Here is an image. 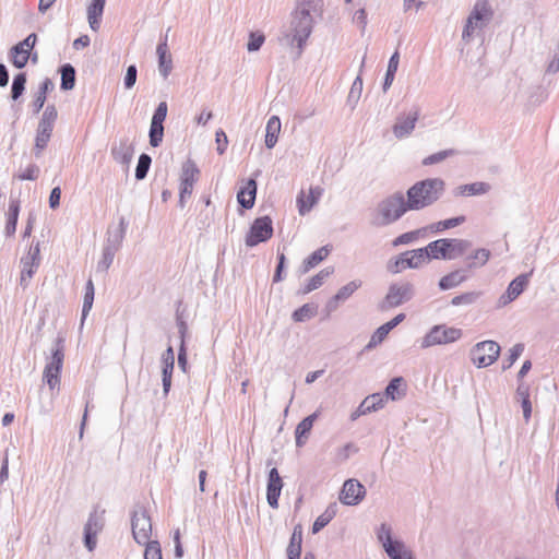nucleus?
<instances>
[{
	"mask_svg": "<svg viewBox=\"0 0 559 559\" xmlns=\"http://www.w3.org/2000/svg\"><path fill=\"white\" fill-rule=\"evenodd\" d=\"M311 11L312 5L310 2L299 4L292 15L289 28L284 33L281 39L287 46H296L298 48V56L301 55L312 33L314 21Z\"/></svg>",
	"mask_w": 559,
	"mask_h": 559,
	"instance_id": "1",
	"label": "nucleus"
},
{
	"mask_svg": "<svg viewBox=\"0 0 559 559\" xmlns=\"http://www.w3.org/2000/svg\"><path fill=\"white\" fill-rule=\"evenodd\" d=\"M445 183L441 178H427L415 182L406 192L408 207L424 210L435 204L443 194Z\"/></svg>",
	"mask_w": 559,
	"mask_h": 559,
	"instance_id": "2",
	"label": "nucleus"
},
{
	"mask_svg": "<svg viewBox=\"0 0 559 559\" xmlns=\"http://www.w3.org/2000/svg\"><path fill=\"white\" fill-rule=\"evenodd\" d=\"M492 15L493 11L488 0H476L465 21L462 31V41L469 44L486 28L491 21Z\"/></svg>",
	"mask_w": 559,
	"mask_h": 559,
	"instance_id": "3",
	"label": "nucleus"
},
{
	"mask_svg": "<svg viewBox=\"0 0 559 559\" xmlns=\"http://www.w3.org/2000/svg\"><path fill=\"white\" fill-rule=\"evenodd\" d=\"M412 211L402 192H395L383 199L377 207L376 226H388L397 222L406 212Z\"/></svg>",
	"mask_w": 559,
	"mask_h": 559,
	"instance_id": "4",
	"label": "nucleus"
},
{
	"mask_svg": "<svg viewBox=\"0 0 559 559\" xmlns=\"http://www.w3.org/2000/svg\"><path fill=\"white\" fill-rule=\"evenodd\" d=\"M64 361V337L58 335L53 342L50 357L43 372V381L47 383L51 391L58 390L60 386V377Z\"/></svg>",
	"mask_w": 559,
	"mask_h": 559,
	"instance_id": "5",
	"label": "nucleus"
},
{
	"mask_svg": "<svg viewBox=\"0 0 559 559\" xmlns=\"http://www.w3.org/2000/svg\"><path fill=\"white\" fill-rule=\"evenodd\" d=\"M57 118L58 111L56 106L48 105L45 108L36 129L35 143L33 148V153L36 158H39L43 155L45 148L47 147L51 139Z\"/></svg>",
	"mask_w": 559,
	"mask_h": 559,
	"instance_id": "6",
	"label": "nucleus"
},
{
	"mask_svg": "<svg viewBox=\"0 0 559 559\" xmlns=\"http://www.w3.org/2000/svg\"><path fill=\"white\" fill-rule=\"evenodd\" d=\"M469 247L471 242L465 239L441 238L428 243V252L430 259L453 260L462 255Z\"/></svg>",
	"mask_w": 559,
	"mask_h": 559,
	"instance_id": "7",
	"label": "nucleus"
},
{
	"mask_svg": "<svg viewBox=\"0 0 559 559\" xmlns=\"http://www.w3.org/2000/svg\"><path fill=\"white\" fill-rule=\"evenodd\" d=\"M462 336L463 331L459 328L436 324L424 335L420 347L426 349L439 345H449L457 342Z\"/></svg>",
	"mask_w": 559,
	"mask_h": 559,
	"instance_id": "8",
	"label": "nucleus"
},
{
	"mask_svg": "<svg viewBox=\"0 0 559 559\" xmlns=\"http://www.w3.org/2000/svg\"><path fill=\"white\" fill-rule=\"evenodd\" d=\"M377 538L390 559H414L412 551L401 540L392 538V528L382 523L377 530Z\"/></svg>",
	"mask_w": 559,
	"mask_h": 559,
	"instance_id": "9",
	"label": "nucleus"
},
{
	"mask_svg": "<svg viewBox=\"0 0 559 559\" xmlns=\"http://www.w3.org/2000/svg\"><path fill=\"white\" fill-rule=\"evenodd\" d=\"M131 528L133 538L139 545H146L152 542V520L143 507H139L133 511Z\"/></svg>",
	"mask_w": 559,
	"mask_h": 559,
	"instance_id": "10",
	"label": "nucleus"
},
{
	"mask_svg": "<svg viewBox=\"0 0 559 559\" xmlns=\"http://www.w3.org/2000/svg\"><path fill=\"white\" fill-rule=\"evenodd\" d=\"M472 360L478 368L492 365L500 355V346L495 341L477 343L472 349Z\"/></svg>",
	"mask_w": 559,
	"mask_h": 559,
	"instance_id": "11",
	"label": "nucleus"
},
{
	"mask_svg": "<svg viewBox=\"0 0 559 559\" xmlns=\"http://www.w3.org/2000/svg\"><path fill=\"white\" fill-rule=\"evenodd\" d=\"M39 242L32 245L25 255L21 258V277L20 285L23 288L28 287L32 277L40 265Z\"/></svg>",
	"mask_w": 559,
	"mask_h": 559,
	"instance_id": "12",
	"label": "nucleus"
},
{
	"mask_svg": "<svg viewBox=\"0 0 559 559\" xmlns=\"http://www.w3.org/2000/svg\"><path fill=\"white\" fill-rule=\"evenodd\" d=\"M414 285L409 282L393 283L389 286L382 309L395 308L414 297Z\"/></svg>",
	"mask_w": 559,
	"mask_h": 559,
	"instance_id": "13",
	"label": "nucleus"
},
{
	"mask_svg": "<svg viewBox=\"0 0 559 559\" xmlns=\"http://www.w3.org/2000/svg\"><path fill=\"white\" fill-rule=\"evenodd\" d=\"M428 246L402 253L395 261V267H390L392 273H399L405 269H418L430 261Z\"/></svg>",
	"mask_w": 559,
	"mask_h": 559,
	"instance_id": "14",
	"label": "nucleus"
},
{
	"mask_svg": "<svg viewBox=\"0 0 559 559\" xmlns=\"http://www.w3.org/2000/svg\"><path fill=\"white\" fill-rule=\"evenodd\" d=\"M272 235V219L269 216H262L253 221L245 241L248 247H254L260 242L269 240Z\"/></svg>",
	"mask_w": 559,
	"mask_h": 559,
	"instance_id": "15",
	"label": "nucleus"
},
{
	"mask_svg": "<svg viewBox=\"0 0 559 559\" xmlns=\"http://www.w3.org/2000/svg\"><path fill=\"white\" fill-rule=\"evenodd\" d=\"M199 168L192 160H187L182 166L180 176V192H179V206L185 207L186 198L190 197L193 191V186L198 180Z\"/></svg>",
	"mask_w": 559,
	"mask_h": 559,
	"instance_id": "16",
	"label": "nucleus"
},
{
	"mask_svg": "<svg viewBox=\"0 0 559 559\" xmlns=\"http://www.w3.org/2000/svg\"><path fill=\"white\" fill-rule=\"evenodd\" d=\"M366 495L365 487L356 479H347L341 490L340 501L345 506L358 504Z\"/></svg>",
	"mask_w": 559,
	"mask_h": 559,
	"instance_id": "17",
	"label": "nucleus"
},
{
	"mask_svg": "<svg viewBox=\"0 0 559 559\" xmlns=\"http://www.w3.org/2000/svg\"><path fill=\"white\" fill-rule=\"evenodd\" d=\"M532 271L528 274H520L516 276L508 286L507 290L499 297L498 306L504 307L515 300L526 288L530 282V276Z\"/></svg>",
	"mask_w": 559,
	"mask_h": 559,
	"instance_id": "18",
	"label": "nucleus"
},
{
	"mask_svg": "<svg viewBox=\"0 0 559 559\" xmlns=\"http://www.w3.org/2000/svg\"><path fill=\"white\" fill-rule=\"evenodd\" d=\"M284 483L276 467L269 471L267 486H266V500L271 508H278V498L281 496Z\"/></svg>",
	"mask_w": 559,
	"mask_h": 559,
	"instance_id": "19",
	"label": "nucleus"
},
{
	"mask_svg": "<svg viewBox=\"0 0 559 559\" xmlns=\"http://www.w3.org/2000/svg\"><path fill=\"white\" fill-rule=\"evenodd\" d=\"M110 153L117 163L128 167L134 155V146L128 138H123L111 146Z\"/></svg>",
	"mask_w": 559,
	"mask_h": 559,
	"instance_id": "20",
	"label": "nucleus"
},
{
	"mask_svg": "<svg viewBox=\"0 0 559 559\" xmlns=\"http://www.w3.org/2000/svg\"><path fill=\"white\" fill-rule=\"evenodd\" d=\"M419 118V111L415 110L407 116H399L393 126V133L397 139H404L414 131L416 122Z\"/></svg>",
	"mask_w": 559,
	"mask_h": 559,
	"instance_id": "21",
	"label": "nucleus"
},
{
	"mask_svg": "<svg viewBox=\"0 0 559 559\" xmlns=\"http://www.w3.org/2000/svg\"><path fill=\"white\" fill-rule=\"evenodd\" d=\"M323 193L321 187H312L309 190V194L306 197L305 191H300L297 197V205L300 215H305L311 211V209L318 203L319 199Z\"/></svg>",
	"mask_w": 559,
	"mask_h": 559,
	"instance_id": "22",
	"label": "nucleus"
},
{
	"mask_svg": "<svg viewBox=\"0 0 559 559\" xmlns=\"http://www.w3.org/2000/svg\"><path fill=\"white\" fill-rule=\"evenodd\" d=\"M156 53L158 57V71L164 79H167L173 70V59L169 53L166 37L157 45Z\"/></svg>",
	"mask_w": 559,
	"mask_h": 559,
	"instance_id": "23",
	"label": "nucleus"
},
{
	"mask_svg": "<svg viewBox=\"0 0 559 559\" xmlns=\"http://www.w3.org/2000/svg\"><path fill=\"white\" fill-rule=\"evenodd\" d=\"M122 243L119 242V239H111L107 237L106 242L103 248L102 259L98 262V270L107 271L112 264L116 252L121 248Z\"/></svg>",
	"mask_w": 559,
	"mask_h": 559,
	"instance_id": "24",
	"label": "nucleus"
},
{
	"mask_svg": "<svg viewBox=\"0 0 559 559\" xmlns=\"http://www.w3.org/2000/svg\"><path fill=\"white\" fill-rule=\"evenodd\" d=\"M361 286V281L354 280L341 287L337 293L328 301L326 308L330 311H333L337 307L338 301L347 300L359 287Z\"/></svg>",
	"mask_w": 559,
	"mask_h": 559,
	"instance_id": "25",
	"label": "nucleus"
},
{
	"mask_svg": "<svg viewBox=\"0 0 559 559\" xmlns=\"http://www.w3.org/2000/svg\"><path fill=\"white\" fill-rule=\"evenodd\" d=\"M318 417H319V412L317 411L313 414L304 418L297 425V427L295 429V439H296V445L298 448H301L305 445L308 435L310 433V431L313 427V424Z\"/></svg>",
	"mask_w": 559,
	"mask_h": 559,
	"instance_id": "26",
	"label": "nucleus"
},
{
	"mask_svg": "<svg viewBox=\"0 0 559 559\" xmlns=\"http://www.w3.org/2000/svg\"><path fill=\"white\" fill-rule=\"evenodd\" d=\"M255 194L257 182L254 179H249L246 186L238 192L237 200L242 207L251 209L254 205Z\"/></svg>",
	"mask_w": 559,
	"mask_h": 559,
	"instance_id": "27",
	"label": "nucleus"
},
{
	"mask_svg": "<svg viewBox=\"0 0 559 559\" xmlns=\"http://www.w3.org/2000/svg\"><path fill=\"white\" fill-rule=\"evenodd\" d=\"M491 186L487 182L483 181H476L472 183H466L459 186L454 194L455 195H463V197H472V195H483L490 191Z\"/></svg>",
	"mask_w": 559,
	"mask_h": 559,
	"instance_id": "28",
	"label": "nucleus"
},
{
	"mask_svg": "<svg viewBox=\"0 0 559 559\" xmlns=\"http://www.w3.org/2000/svg\"><path fill=\"white\" fill-rule=\"evenodd\" d=\"M282 123L277 116H272L266 122L265 127V146L273 148L278 140Z\"/></svg>",
	"mask_w": 559,
	"mask_h": 559,
	"instance_id": "29",
	"label": "nucleus"
},
{
	"mask_svg": "<svg viewBox=\"0 0 559 559\" xmlns=\"http://www.w3.org/2000/svg\"><path fill=\"white\" fill-rule=\"evenodd\" d=\"M105 0H92L87 7V20L90 27L97 32L100 27V19L104 12Z\"/></svg>",
	"mask_w": 559,
	"mask_h": 559,
	"instance_id": "30",
	"label": "nucleus"
},
{
	"mask_svg": "<svg viewBox=\"0 0 559 559\" xmlns=\"http://www.w3.org/2000/svg\"><path fill=\"white\" fill-rule=\"evenodd\" d=\"M20 213V201L17 199H11L8 210V218H7V225H5V235L12 236L14 235L16 230V224Z\"/></svg>",
	"mask_w": 559,
	"mask_h": 559,
	"instance_id": "31",
	"label": "nucleus"
},
{
	"mask_svg": "<svg viewBox=\"0 0 559 559\" xmlns=\"http://www.w3.org/2000/svg\"><path fill=\"white\" fill-rule=\"evenodd\" d=\"M466 278H467V276L464 274L463 271L455 270V271L444 275L443 277H441V280L439 281V288L441 290H448V289L454 288V287L459 286L460 284H462L463 282H465Z\"/></svg>",
	"mask_w": 559,
	"mask_h": 559,
	"instance_id": "32",
	"label": "nucleus"
},
{
	"mask_svg": "<svg viewBox=\"0 0 559 559\" xmlns=\"http://www.w3.org/2000/svg\"><path fill=\"white\" fill-rule=\"evenodd\" d=\"M329 253L330 249L326 246L317 249L307 259L304 260L301 265V272L308 273L311 269H313L321 261H323L329 255Z\"/></svg>",
	"mask_w": 559,
	"mask_h": 559,
	"instance_id": "33",
	"label": "nucleus"
},
{
	"mask_svg": "<svg viewBox=\"0 0 559 559\" xmlns=\"http://www.w3.org/2000/svg\"><path fill=\"white\" fill-rule=\"evenodd\" d=\"M334 272L333 267H325L321 270L318 274L312 276L309 282L301 288V294H309L310 292L318 289L324 283V281L332 275Z\"/></svg>",
	"mask_w": 559,
	"mask_h": 559,
	"instance_id": "34",
	"label": "nucleus"
},
{
	"mask_svg": "<svg viewBox=\"0 0 559 559\" xmlns=\"http://www.w3.org/2000/svg\"><path fill=\"white\" fill-rule=\"evenodd\" d=\"M336 512H337V504L335 502L331 503L325 509V511L316 519V521H314V523L312 525V533L317 534L323 527H325L333 520V518L336 515Z\"/></svg>",
	"mask_w": 559,
	"mask_h": 559,
	"instance_id": "35",
	"label": "nucleus"
},
{
	"mask_svg": "<svg viewBox=\"0 0 559 559\" xmlns=\"http://www.w3.org/2000/svg\"><path fill=\"white\" fill-rule=\"evenodd\" d=\"M399 63H400V53H399V51H395L391 56L389 63H388V69H386V73H385L383 85H382L383 92H386L391 87V85L394 81V78H395V73L399 68Z\"/></svg>",
	"mask_w": 559,
	"mask_h": 559,
	"instance_id": "36",
	"label": "nucleus"
},
{
	"mask_svg": "<svg viewBox=\"0 0 559 559\" xmlns=\"http://www.w3.org/2000/svg\"><path fill=\"white\" fill-rule=\"evenodd\" d=\"M10 55L13 66L17 69L24 68L31 58V52L17 44L11 48Z\"/></svg>",
	"mask_w": 559,
	"mask_h": 559,
	"instance_id": "37",
	"label": "nucleus"
},
{
	"mask_svg": "<svg viewBox=\"0 0 559 559\" xmlns=\"http://www.w3.org/2000/svg\"><path fill=\"white\" fill-rule=\"evenodd\" d=\"M95 288L92 280H88L85 285L84 300L82 307L81 325H83L88 312L91 311L94 302Z\"/></svg>",
	"mask_w": 559,
	"mask_h": 559,
	"instance_id": "38",
	"label": "nucleus"
},
{
	"mask_svg": "<svg viewBox=\"0 0 559 559\" xmlns=\"http://www.w3.org/2000/svg\"><path fill=\"white\" fill-rule=\"evenodd\" d=\"M61 90L70 91L75 85V69L70 64L67 63L61 67Z\"/></svg>",
	"mask_w": 559,
	"mask_h": 559,
	"instance_id": "39",
	"label": "nucleus"
},
{
	"mask_svg": "<svg viewBox=\"0 0 559 559\" xmlns=\"http://www.w3.org/2000/svg\"><path fill=\"white\" fill-rule=\"evenodd\" d=\"M384 403H385V397L381 393H373V394L367 396L361 402L362 406L365 407V409L368 414L383 408Z\"/></svg>",
	"mask_w": 559,
	"mask_h": 559,
	"instance_id": "40",
	"label": "nucleus"
},
{
	"mask_svg": "<svg viewBox=\"0 0 559 559\" xmlns=\"http://www.w3.org/2000/svg\"><path fill=\"white\" fill-rule=\"evenodd\" d=\"M404 380L402 377H396L392 379L388 386L385 388L384 397L391 399L392 401H396L404 395V391L401 390Z\"/></svg>",
	"mask_w": 559,
	"mask_h": 559,
	"instance_id": "41",
	"label": "nucleus"
},
{
	"mask_svg": "<svg viewBox=\"0 0 559 559\" xmlns=\"http://www.w3.org/2000/svg\"><path fill=\"white\" fill-rule=\"evenodd\" d=\"M465 221L464 216H457L452 217L449 219L440 221L437 223L431 224L429 227H426L427 230L429 229L431 233H440L449 228H454L462 224Z\"/></svg>",
	"mask_w": 559,
	"mask_h": 559,
	"instance_id": "42",
	"label": "nucleus"
},
{
	"mask_svg": "<svg viewBox=\"0 0 559 559\" xmlns=\"http://www.w3.org/2000/svg\"><path fill=\"white\" fill-rule=\"evenodd\" d=\"M489 258L490 251L488 249H477L472 255L467 258L469 261L467 266L469 269L484 266L488 262Z\"/></svg>",
	"mask_w": 559,
	"mask_h": 559,
	"instance_id": "43",
	"label": "nucleus"
},
{
	"mask_svg": "<svg viewBox=\"0 0 559 559\" xmlns=\"http://www.w3.org/2000/svg\"><path fill=\"white\" fill-rule=\"evenodd\" d=\"M317 314V307L310 304H305L297 310H295L292 314V318L295 322H304Z\"/></svg>",
	"mask_w": 559,
	"mask_h": 559,
	"instance_id": "44",
	"label": "nucleus"
},
{
	"mask_svg": "<svg viewBox=\"0 0 559 559\" xmlns=\"http://www.w3.org/2000/svg\"><path fill=\"white\" fill-rule=\"evenodd\" d=\"M104 526V519L102 513H98L97 511H94L90 514L87 522L84 526V532H91L98 534Z\"/></svg>",
	"mask_w": 559,
	"mask_h": 559,
	"instance_id": "45",
	"label": "nucleus"
},
{
	"mask_svg": "<svg viewBox=\"0 0 559 559\" xmlns=\"http://www.w3.org/2000/svg\"><path fill=\"white\" fill-rule=\"evenodd\" d=\"M427 231V228H420V229H417V230H412V231H407V233H404L402 235H400L399 237H396L392 245L394 247H397V246H402V245H408V243H412L414 242L420 235H424L425 233Z\"/></svg>",
	"mask_w": 559,
	"mask_h": 559,
	"instance_id": "46",
	"label": "nucleus"
},
{
	"mask_svg": "<svg viewBox=\"0 0 559 559\" xmlns=\"http://www.w3.org/2000/svg\"><path fill=\"white\" fill-rule=\"evenodd\" d=\"M26 84V74L25 73H19L14 76L12 86H11V97L13 100L19 99L25 90Z\"/></svg>",
	"mask_w": 559,
	"mask_h": 559,
	"instance_id": "47",
	"label": "nucleus"
},
{
	"mask_svg": "<svg viewBox=\"0 0 559 559\" xmlns=\"http://www.w3.org/2000/svg\"><path fill=\"white\" fill-rule=\"evenodd\" d=\"M148 136H150V144L153 147L159 146L163 141V136H164L163 123L151 121Z\"/></svg>",
	"mask_w": 559,
	"mask_h": 559,
	"instance_id": "48",
	"label": "nucleus"
},
{
	"mask_svg": "<svg viewBox=\"0 0 559 559\" xmlns=\"http://www.w3.org/2000/svg\"><path fill=\"white\" fill-rule=\"evenodd\" d=\"M181 334V344L178 353V366L183 371L187 372V366H188V358H187V349L185 345V333H186V325L183 322L180 323V330Z\"/></svg>",
	"mask_w": 559,
	"mask_h": 559,
	"instance_id": "49",
	"label": "nucleus"
},
{
	"mask_svg": "<svg viewBox=\"0 0 559 559\" xmlns=\"http://www.w3.org/2000/svg\"><path fill=\"white\" fill-rule=\"evenodd\" d=\"M151 163H152V158L147 154L143 153L140 155L138 165L135 168V178L138 180H142L146 177L150 166H151Z\"/></svg>",
	"mask_w": 559,
	"mask_h": 559,
	"instance_id": "50",
	"label": "nucleus"
},
{
	"mask_svg": "<svg viewBox=\"0 0 559 559\" xmlns=\"http://www.w3.org/2000/svg\"><path fill=\"white\" fill-rule=\"evenodd\" d=\"M524 350V345L522 343L515 344L509 350L508 358L503 361L502 369L507 370L513 366V364L519 359Z\"/></svg>",
	"mask_w": 559,
	"mask_h": 559,
	"instance_id": "51",
	"label": "nucleus"
},
{
	"mask_svg": "<svg viewBox=\"0 0 559 559\" xmlns=\"http://www.w3.org/2000/svg\"><path fill=\"white\" fill-rule=\"evenodd\" d=\"M478 297H479V293H476V292L464 293V294L453 297L451 300V305H453V306L472 305L478 299Z\"/></svg>",
	"mask_w": 559,
	"mask_h": 559,
	"instance_id": "52",
	"label": "nucleus"
},
{
	"mask_svg": "<svg viewBox=\"0 0 559 559\" xmlns=\"http://www.w3.org/2000/svg\"><path fill=\"white\" fill-rule=\"evenodd\" d=\"M453 154H454L453 150H444V151L437 152L435 154H431V155L425 157L423 159V165L424 166H430V165H435V164L441 163L445 158L452 156Z\"/></svg>",
	"mask_w": 559,
	"mask_h": 559,
	"instance_id": "53",
	"label": "nucleus"
},
{
	"mask_svg": "<svg viewBox=\"0 0 559 559\" xmlns=\"http://www.w3.org/2000/svg\"><path fill=\"white\" fill-rule=\"evenodd\" d=\"M390 332L383 326H379L371 335L369 343L366 345V349L370 350L381 344Z\"/></svg>",
	"mask_w": 559,
	"mask_h": 559,
	"instance_id": "54",
	"label": "nucleus"
},
{
	"mask_svg": "<svg viewBox=\"0 0 559 559\" xmlns=\"http://www.w3.org/2000/svg\"><path fill=\"white\" fill-rule=\"evenodd\" d=\"M175 365H162L163 392L167 395L171 388V377Z\"/></svg>",
	"mask_w": 559,
	"mask_h": 559,
	"instance_id": "55",
	"label": "nucleus"
},
{
	"mask_svg": "<svg viewBox=\"0 0 559 559\" xmlns=\"http://www.w3.org/2000/svg\"><path fill=\"white\" fill-rule=\"evenodd\" d=\"M145 546L144 559H163L162 548L157 540H153Z\"/></svg>",
	"mask_w": 559,
	"mask_h": 559,
	"instance_id": "56",
	"label": "nucleus"
},
{
	"mask_svg": "<svg viewBox=\"0 0 559 559\" xmlns=\"http://www.w3.org/2000/svg\"><path fill=\"white\" fill-rule=\"evenodd\" d=\"M264 40L265 37L263 34L251 33L249 36V41L247 44L248 51H258L263 45Z\"/></svg>",
	"mask_w": 559,
	"mask_h": 559,
	"instance_id": "57",
	"label": "nucleus"
},
{
	"mask_svg": "<svg viewBox=\"0 0 559 559\" xmlns=\"http://www.w3.org/2000/svg\"><path fill=\"white\" fill-rule=\"evenodd\" d=\"M39 175V167L35 164L28 165L22 173L16 177L20 180H36Z\"/></svg>",
	"mask_w": 559,
	"mask_h": 559,
	"instance_id": "58",
	"label": "nucleus"
},
{
	"mask_svg": "<svg viewBox=\"0 0 559 559\" xmlns=\"http://www.w3.org/2000/svg\"><path fill=\"white\" fill-rule=\"evenodd\" d=\"M362 91V79L360 74L354 80L349 95H348V102L355 100V103L359 99Z\"/></svg>",
	"mask_w": 559,
	"mask_h": 559,
	"instance_id": "59",
	"label": "nucleus"
},
{
	"mask_svg": "<svg viewBox=\"0 0 559 559\" xmlns=\"http://www.w3.org/2000/svg\"><path fill=\"white\" fill-rule=\"evenodd\" d=\"M547 98L548 92L543 86H537L530 96V103L536 106L546 102Z\"/></svg>",
	"mask_w": 559,
	"mask_h": 559,
	"instance_id": "60",
	"label": "nucleus"
},
{
	"mask_svg": "<svg viewBox=\"0 0 559 559\" xmlns=\"http://www.w3.org/2000/svg\"><path fill=\"white\" fill-rule=\"evenodd\" d=\"M353 23L359 27L361 34L365 33L367 27V12L365 9H358L354 13Z\"/></svg>",
	"mask_w": 559,
	"mask_h": 559,
	"instance_id": "61",
	"label": "nucleus"
},
{
	"mask_svg": "<svg viewBox=\"0 0 559 559\" xmlns=\"http://www.w3.org/2000/svg\"><path fill=\"white\" fill-rule=\"evenodd\" d=\"M136 76H138L136 67L134 64L129 66L127 69L124 79H123V84L127 90H130L134 86V84L136 82Z\"/></svg>",
	"mask_w": 559,
	"mask_h": 559,
	"instance_id": "62",
	"label": "nucleus"
},
{
	"mask_svg": "<svg viewBox=\"0 0 559 559\" xmlns=\"http://www.w3.org/2000/svg\"><path fill=\"white\" fill-rule=\"evenodd\" d=\"M167 109H168L167 103L160 102L153 114L152 121L158 122V123H164L166 116H167Z\"/></svg>",
	"mask_w": 559,
	"mask_h": 559,
	"instance_id": "63",
	"label": "nucleus"
},
{
	"mask_svg": "<svg viewBox=\"0 0 559 559\" xmlns=\"http://www.w3.org/2000/svg\"><path fill=\"white\" fill-rule=\"evenodd\" d=\"M215 141L217 144V147H216L217 153L219 155L224 154L227 148V144H228V139H227L226 133L223 130H217L215 133Z\"/></svg>",
	"mask_w": 559,
	"mask_h": 559,
	"instance_id": "64",
	"label": "nucleus"
}]
</instances>
